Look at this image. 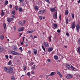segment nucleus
Wrapping results in <instances>:
<instances>
[{"mask_svg":"<svg viewBox=\"0 0 80 80\" xmlns=\"http://www.w3.org/2000/svg\"><path fill=\"white\" fill-rule=\"evenodd\" d=\"M4 70L5 71L7 72V73H10L13 72V69L11 68H9L7 67H5L4 68Z\"/></svg>","mask_w":80,"mask_h":80,"instance_id":"f257e3e1","label":"nucleus"},{"mask_svg":"<svg viewBox=\"0 0 80 80\" xmlns=\"http://www.w3.org/2000/svg\"><path fill=\"white\" fill-rule=\"evenodd\" d=\"M73 77V75L70 74H68L66 76V78L67 79H71Z\"/></svg>","mask_w":80,"mask_h":80,"instance_id":"f03ea898","label":"nucleus"},{"mask_svg":"<svg viewBox=\"0 0 80 80\" xmlns=\"http://www.w3.org/2000/svg\"><path fill=\"white\" fill-rule=\"evenodd\" d=\"M76 27V24H75V21H74L73 22L72 24L71 28H72V29H74Z\"/></svg>","mask_w":80,"mask_h":80,"instance_id":"7ed1b4c3","label":"nucleus"},{"mask_svg":"<svg viewBox=\"0 0 80 80\" xmlns=\"http://www.w3.org/2000/svg\"><path fill=\"white\" fill-rule=\"evenodd\" d=\"M53 17L54 19H57V12H56L54 13Z\"/></svg>","mask_w":80,"mask_h":80,"instance_id":"20e7f679","label":"nucleus"},{"mask_svg":"<svg viewBox=\"0 0 80 80\" xmlns=\"http://www.w3.org/2000/svg\"><path fill=\"white\" fill-rule=\"evenodd\" d=\"M45 10H41L39 11L38 12L39 14H40V15H42V14L44 13H45Z\"/></svg>","mask_w":80,"mask_h":80,"instance_id":"39448f33","label":"nucleus"},{"mask_svg":"<svg viewBox=\"0 0 80 80\" xmlns=\"http://www.w3.org/2000/svg\"><path fill=\"white\" fill-rule=\"evenodd\" d=\"M44 45L46 47H49V44L46 42H44Z\"/></svg>","mask_w":80,"mask_h":80,"instance_id":"423d86ee","label":"nucleus"},{"mask_svg":"<svg viewBox=\"0 0 80 80\" xmlns=\"http://www.w3.org/2000/svg\"><path fill=\"white\" fill-rule=\"evenodd\" d=\"M13 20V18H7V21H8V22H11V21Z\"/></svg>","mask_w":80,"mask_h":80,"instance_id":"0eeeda50","label":"nucleus"},{"mask_svg":"<svg viewBox=\"0 0 80 80\" xmlns=\"http://www.w3.org/2000/svg\"><path fill=\"white\" fill-rule=\"evenodd\" d=\"M11 53H12V54L13 55H17V54H18V53L17 52L14 51H12L11 52Z\"/></svg>","mask_w":80,"mask_h":80,"instance_id":"6e6552de","label":"nucleus"},{"mask_svg":"<svg viewBox=\"0 0 80 80\" xmlns=\"http://www.w3.org/2000/svg\"><path fill=\"white\" fill-rule=\"evenodd\" d=\"M76 30L77 32H79V24H77L76 26Z\"/></svg>","mask_w":80,"mask_h":80,"instance_id":"1a4fd4ad","label":"nucleus"},{"mask_svg":"<svg viewBox=\"0 0 80 80\" xmlns=\"http://www.w3.org/2000/svg\"><path fill=\"white\" fill-rule=\"evenodd\" d=\"M71 68L72 70H73V71H77V69L76 68H74V67H73V66H71Z\"/></svg>","mask_w":80,"mask_h":80,"instance_id":"9d476101","label":"nucleus"},{"mask_svg":"<svg viewBox=\"0 0 80 80\" xmlns=\"http://www.w3.org/2000/svg\"><path fill=\"white\" fill-rule=\"evenodd\" d=\"M50 11H51V12H53L56 11V9L55 8H50Z\"/></svg>","mask_w":80,"mask_h":80,"instance_id":"9b49d317","label":"nucleus"},{"mask_svg":"<svg viewBox=\"0 0 80 80\" xmlns=\"http://www.w3.org/2000/svg\"><path fill=\"white\" fill-rule=\"evenodd\" d=\"M57 74L59 75L60 77H61V78H62V77H63V76L61 74V73H60V72L59 71H57Z\"/></svg>","mask_w":80,"mask_h":80,"instance_id":"f8f14e48","label":"nucleus"},{"mask_svg":"<svg viewBox=\"0 0 80 80\" xmlns=\"http://www.w3.org/2000/svg\"><path fill=\"white\" fill-rule=\"evenodd\" d=\"M23 30H24V28L23 27L21 28H19L18 30V32H22V31H23Z\"/></svg>","mask_w":80,"mask_h":80,"instance_id":"ddd939ff","label":"nucleus"},{"mask_svg":"<svg viewBox=\"0 0 80 80\" xmlns=\"http://www.w3.org/2000/svg\"><path fill=\"white\" fill-rule=\"evenodd\" d=\"M56 74V72H52L50 74V76H53V75H55Z\"/></svg>","mask_w":80,"mask_h":80,"instance_id":"4468645a","label":"nucleus"},{"mask_svg":"<svg viewBox=\"0 0 80 80\" xmlns=\"http://www.w3.org/2000/svg\"><path fill=\"white\" fill-rule=\"evenodd\" d=\"M66 68H68V69H70V68H71L70 66L68 64H66Z\"/></svg>","mask_w":80,"mask_h":80,"instance_id":"2eb2a0df","label":"nucleus"},{"mask_svg":"<svg viewBox=\"0 0 80 80\" xmlns=\"http://www.w3.org/2000/svg\"><path fill=\"white\" fill-rule=\"evenodd\" d=\"M77 51L78 53L79 54H80V47L77 49Z\"/></svg>","mask_w":80,"mask_h":80,"instance_id":"dca6fc26","label":"nucleus"},{"mask_svg":"<svg viewBox=\"0 0 80 80\" xmlns=\"http://www.w3.org/2000/svg\"><path fill=\"white\" fill-rule=\"evenodd\" d=\"M33 31H27V33H33Z\"/></svg>","mask_w":80,"mask_h":80,"instance_id":"f3484780","label":"nucleus"},{"mask_svg":"<svg viewBox=\"0 0 80 80\" xmlns=\"http://www.w3.org/2000/svg\"><path fill=\"white\" fill-rule=\"evenodd\" d=\"M4 14H5V12H3V10H2V13L1 14V16H2V17L3 16Z\"/></svg>","mask_w":80,"mask_h":80,"instance_id":"a211bd4d","label":"nucleus"},{"mask_svg":"<svg viewBox=\"0 0 80 80\" xmlns=\"http://www.w3.org/2000/svg\"><path fill=\"white\" fill-rule=\"evenodd\" d=\"M53 50V48H49L48 49V52H51V51H52Z\"/></svg>","mask_w":80,"mask_h":80,"instance_id":"6ab92c4d","label":"nucleus"},{"mask_svg":"<svg viewBox=\"0 0 80 80\" xmlns=\"http://www.w3.org/2000/svg\"><path fill=\"white\" fill-rule=\"evenodd\" d=\"M65 13L66 15H68V10H66Z\"/></svg>","mask_w":80,"mask_h":80,"instance_id":"aec40b11","label":"nucleus"},{"mask_svg":"<svg viewBox=\"0 0 80 80\" xmlns=\"http://www.w3.org/2000/svg\"><path fill=\"white\" fill-rule=\"evenodd\" d=\"M3 38H4V36H3V35L2 34L0 36V39L1 40H3Z\"/></svg>","mask_w":80,"mask_h":80,"instance_id":"412c9836","label":"nucleus"},{"mask_svg":"<svg viewBox=\"0 0 80 80\" xmlns=\"http://www.w3.org/2000/svg\"><path fill=\"white\" fill-rule=\"evenodd\" d=\"M38 7L36 6H34V9L35 11L38 10Z\"/></svg>","mask_w":80,"mask_h":80,"instance_id":"4be33fe9","label":"nucleus"},{"mask_svg":"<svg viewBox=\"0 0 80 80\" xmlns=\"http://www.w3.org/2000/svg\"><path fill=\"white\" fill-rule=\"evenodd\" d=\"M68 18L66 19V23L68 24Z\"/></svg>","mask_w":80,"mask_h":80,"instance_id":"5701e85b","label":"nucleus"},{"mask_svg":"<svg viewBox=\"0 0 80 80\" xmlns=\"http://www.w3.org/2000/svg\"><path fill=\"white\" fill-rule=\"evenodd\" d=\"M3 26L5 30V29H7V26H6V24H5V23L3 24Z\"/></svg>","mask_w":80,"mask_h":80,"instance_id":"b1692460","label":"nucleus"},{"mask_svg":"<svg viewBox=\"0 0 80 80\" xmlns=\"http://www.w3.org/2000/svg\"><path fill=\"white\" fill-rule=\"evenodd\" d=\"M54 58L55 59H56V60H57L58 59V57L57 56H54Z\"/></svg>","mask_w":80,"mask_h":80,"instance_id":"393cba45","label":"nucleus"},{"mask_svg":"<svg viewBox=\"0 0 80 80\" xmlns=\"http://www.w3.org/2000/svg\"><path fill=\"white\" fill-rule=\"evenodd\" d=\"M12 14V15H15V10L11 12Z\"/></svg>","mask_w":80,"mask_h":80,"instance_id":"a878e982","label":"nucleus"},{"mask_svg":"<svg viewBox=\"0 0 80 80\" xmlns=\"http://www.w3.org/2000/svg\"><path fill=\"white\" fill-rule=\"evenodd\" d=\"M42 48L43 50H44V52H45V48H44V46H43V45H42Z\"/></svg>","mask_w":80,"mask_h":80,"instance_id":"bb28decb","label":"nucleus"},{"mask_svg":"<svg viewBox=\"0 0 80 80\" xmlns=\"http://www.w3.org/2000/svg\"><path fill=\"white\" fill-rule=\"evenodd\" d=\"M18 10L19 12H22V11H23V9H22V8H19Z\"/></svg>","mask_w":80,"mask_h":80,"instance_id":"cd10ccee","label":"nucleus"},{"mask_svg":"<svg viewBox=\"0 0 80 80\" xmlns=\"http://www.w3.org/2000/svg\"><path fill=\"white\" fill-rule=\"evenodd\" d=\"M13 50H14V51H17V48L16 47H15L13 49Z\"/></svg>","mask_w":80,"mask_h":80,"instance_id":"c85d7f7f","label":"nucleus"},{"mask_svg":"<svg viewBox=\"0 0 80 80\" xmlns=\"http://www.w3.org/2000/svg\"><path fill=\"white\" fill-rule=\"evenodd\" d=\"M11 80H15V78L14 77V76H12L11 78Z\"/></svg>","mask_w":80,"mask_h":80,"instance_id":"c756f323","label":"nucleus"},{"mask_svg":"<svg viewBox=\"0 0 80 80\" xmlns=\"http://www.w3.org/2000/svg\"><path fill=\"white\" fill-rule=\"evenodd\" d=\"M8 65H12V62H11V61H9L8 62Z\"/></svg>","mask_w":80,"mask_h":80,"instance_id":"7c9ffc66","label":"nucleus"},{"mask_svg":"<svg viewBox=\"0 0 80 80\" xmlns=\"http://www.w3.org/2000/svg\"><path fill=\"white\" fill-rule=\"evenodd\" d=\"M8 4V1H6L5 2V5L6 6Z\"/></svg>","mask_w":80,"mask_h":80,"instance_id":"2f4dec72","label":"nucleus"},{"mask_svg":"<svg viewBox=\"0 0 80 80\" xmlns=\"http://www.w3.org/2000/svg\"><path fill=\"white\" fill-rule=\"evenodd\" d=\"M57 26H58V25L57 24H54V26L55 28H57Z\"/></svg>","mask_w":80,"mask_h":80,"instance_id":"473e14b6","label":"nucleus"},{"mask_svg":"<svg viewBox=\"0 0 80 80\" xmlns=\"http://www.w3.org/2000/svg\"><path fill=\"white\" fill-rule=\"evenodd\" d=\"M35 67H36V66L35 65L33 66L32 68V69H33V70H35Z\"/></svg>","mask_w":80,"mask_h":80,"instance_id":"72a5a7b5","label":"nucleus"},{"mask_svg":"<svg viewBox=\"0 0 80 80\" xmlns=\"http://www.w3.org/2000/svg\"><path fill=\"white\" fill-rule=\"evenodd\" d=\"M39 18L40 20H42V18H43V17L42 16H39Z\"/></svg>","mask_w":80,"mask_h":80,"instance_id":"f704fd0d","label":"nucleus"},{"mask_svg":"<svg viewBox=\"0 0 80 80\" xmlns=\"http://www.w3.org/2000/svg\"><path fill=\"white\" fill-rule=\"evenodd\" d=\"M37 50H35L34 52V53L35 55H37Z\"/></svg>","mask_w":80,"mask_h":80,"instance_id":"c9c22d12","label":"nucleus"},{"mask_svg":"<svg viewBox=\"0 0 80 80\" xmlns=\"http://www.w3.org/2000/svg\"><path fill=\"white\" fill-rule=\"evenodd\" d=\"M47 2H48V3L49 4H50V1H49V0H45Z\"/></svg>","mask_w":80,"mask_h":80,"instance_id":"e433bc0d","label":"nucleus"},{"mask_svg":"<svg viewBox=\"0 0 80 80\" xmlns=\"http://www.w3.org/2000/svg\"><path fill=\"white\" fill-rule=\"evenodd\" d=\"M52 38V36H50L49 38V42H51L52 40H51V38Z\"/></svg>","mask_w":80,"mask_h":80,"instance_id":"4c0bfd02","label":"nucleus"},{"mask_svg":"<svg viewBox=\"0 0 80 80\" xmlns=\"http://www.w3.org/2000/svg\"><path fill=\"white\" fill-rule=\"evenodd\" d=\"M30 72H28L27 73V75L28 76H30Z\"/></svg>","mask_w":80,"mask_h":80,"instance_id":"58836bf2","label":"nucleus"},{"mask_svg":"<svg viewBox=\"0 0 80 80\" xmlns=\"http://www.w3.org/2000/svg\"><path fill=\"white\" fill-rule=\"evenodd\" d=\"M19 49L20 50H21V51H23V49L22 48V47H21L19 48Z\"/></svg>","mask_w":80,"mask_h":80,"instance_id":"ea45409f","label":"nucleus"},{"mask_svg":"<svg viewBox=\"0 0 80 80\" xmlns=\"http://www.w3.org/2000/svg\"><path fill=\"white\" fill-rule=\"evenodd\" d=\"M15 8L16 10H18V6H16L15 7Z\"/></svg>","mask_w":80,"mask_h":80,"instance_id":"a19ab883","label":"nucleus"},{"mask_svg":"<svg viewBox=\"0 0 80 80\" xmlns=\"http://www.w3.org/2000/svg\"><path fill=\"white\" fill-rule=\"evenodd\" d=\"M3 49L1 48V46H0V52H2V51H3Z\"/></svg>","mask_w":80,"mask_h":80,"instance_id":"79ce46f5","label":"nucleus"},{"mask_svg":"<svg viewBox=\"0 0 80 80\" xmlns=\"http://www.w3.org/2000/svg\"><path fill=\"white\" fill-rule=\"evenodd\" d=\"M31 73V74H32V75H34V74H35V72H34L33 71H32Z\"/></svg>","mask_w":80,"mask_h":80,"instance_id":"37998d69","label":"nucleus"},{"mask_svg":"<svg viewBox=\"0 0 80 80\" xmlns=\"http://www.w3.org/2000/svg\"><path fill=\"white\" fill-rule=\"evenodd\" d=\"M19 1L20 2H21V3H23V2H24V1L23 0H19Z\"/></svg>","mask_w":80,"mask_h":80,"instance_id":"c03bdc74","label":"nucleus"},{"mask_svg":"<svg viewBox=\"0 0 80 80\" xmlns=\"http://www.w3.org/2000/svg\"><path fill=\"white\" fill-rule=\"evenodd\" d=\"M72 18L73 19V18H74V17H75V15H74V14H72Z\"/></svg>","mask_w":80,"mask_h":80,"instance_id":"a18cd8bd","label":"nucleus"},{"mask_svg":"<svg viewBox=\"0 0 80 80\" xmlns=\"http://www.w3.org/2000/svg\"><path fill=\"white\" fill-rule=\"evenodd\" d=\"M5 57H6V59H8V55H6Z\"/></svg>","mask_w":80,"mask_h":80,"instance_id":"49530a36","label":"nucleus"},{"mask_svg":"<svg viewBox=\"0 0 80 80\" xmlns=\"http://www.w3.org/2000/svg\"><path fill=\"white\" fill-rule=\"evenodd\" d=\"M59 18L60 20H62V18L61 17V14H60Z\"/></svg>","mask_w":80,"mask_h":80,"instance_id":"de8ad7c7","label":"nucleus"},{"mask_svg":"<svg viewBox=\"0 0 80 80\" xmlns=\"http://www.w3.org/2000/svg\"><path fill=\"white\" fill-rule=\"evenodd\" d=\"M78 43L80 44V39H79L78 40Z\"/></svg>","mask_w":80,"mask_h":80,"instance_id":"09e8293b","label":"nucleus"},{"mask_svg":"<svg viewBox=\"0 0 80 80\" xmlns=\"http://www.w3.org/2000/svg\"><path fill=\"white\" fill-rule=\"evenodd\" d=\"M22 33H19V37H21V36H22Z\"/></svg>","mask_w":80,"mask_h":80,"instance_id":"8fccbe9b","label":"nucleus"},{"mask_svg":"<svg viewBox=\"0 0 80 80\" xmlns=\"http://www.w3.org/2000/svg\"><path fill=\"white\" fill-rule=\"evenodd\" d=\"M47 61L48 62H51V61L50 60V59H48L47 60Z\"/></svg>","mask_w":80,"mask_h":80,"instance_id":"3c124183","label":"nucleus"},{"mask_svg":"<svg viewBox=\"0 0 80 80\" xmlns=\"http://www.w3.org/2000/svg\"><path fill=\"white\" fill-rule=\"evenodd\" d=\"M57 32H58V33H60V29H58L57 30Z\"/></svg>","mask_w":80,"mask_h":80,"instance_id":"603ef678","label":"nucleus"},{"mask_svg":"<svg viewBox=\"0 0 80 80\" xmlns=\"http://www.w3.org/2000/svg\"><path fill=\"white\" fill-rule=\"evenodd\" d=\"M32 52H31V51H28V53L29 54H30V53H31Z\"/></svg>","mask_w":80,"mask_h":80,"instance_id":"864d4df0","label":"nucleus"},{"mask_svg":"<svg viewBox=\"0 0 80 80\" xmlns=\"http://www.w3.org/2000/svg\"><path fill=\"white\" fill-rule=\"evenodd\" d=\"M66 35H67V36H69V33H68V32H67L66 33Z\"/></svg>","mask_w":80,"mask_h":80,"instance_id":"5fc2aeb1","label":"nucleus"},{"mask_svg":"<svg viewBox=\"0 0 80 80\" xmlns=\"http://www.w3.org/2000/svg\"><path fill=\"white\" fill-rule=\"evenodd\" d=\"M30 37H32V39H33V35H30Z\"/></svg>","mask_w":80,"mask_h":80,"instance_id":"6e6d98bb","label":"nucleus"},{"mask_svg":"<svg viewBox=\"0 0 80 80\" xmlns=\"http://www.w3.org/2000/svg\"><path fill=\"white\" fill-rule=\"evenodd\" d=\"M24 5H25V4H24V3H22L21 4L22 6H24Z\"/></svg>","mask_w":80,"mask_h":80,"instance_id":"4d7b16f0","label":"nucleus"},{"mask_svg":"<svg viewBox=\"0 0 80 80\" xmlns=\"http://www.w3.org/2000/svg\"><path fill=\"white\" fill-rule=\"evenodd\" d=\"M11 17H12V18H15V16H14V15H12L11 16Z\"/></svg>","mask_w":80,"mask_h":80,"instance_id":"13d9d810","label":"nucleus"},{"mask_svg":"<svg viewBox=\"0 0 80 80\" xmlns=\"http://www.w3.org/2000/svg\"><path fill=\"white\" fill-rule=\"evenodd\" d=\"M33 38V39H34V38H37V36H35Z\"/></svg>","mask_w":80,"mask_h":80,"instance_id":"bf43d9fd","label":"nucleus"},{"mask_svg":"<svg viewBox=\"0 0 80 80\" xmlns=\"http://www.w3.org/2000/svg\"><path fill=\"white\" fill-rule=\"evenodd\" d=\"M26 69H27V68H26V67H25V68H23L24 70H26Z\"/></svg>","mask_w":80,"mask_h":80,"instance_id":"052dcab7","label":"nucleus"},{"mask_svg":"<svg viewBox=\"0 0 80 80\" xmlns=\"http://www.w3.org/2000/svg\"><path fill=\"white\" fill-rule=\"evenodd\" d=\"M14 29L15 30H16V27H14Z\"/></svg>","mask_w":80,"mask_h":80,"instance_id":"680f3d73","label":"nucleus"},{"mask_svg":"<svg viewBox=\"0 0 80 80\" xmlns=\"http://www.w3.org/2000/svg\"><path fill=\"white\" fill-rule=\"evenodd\" d=\"M23 42H21V45H23Z\"/></svg>","mask_w":80,"mask_h":80,"instance_id":"e2e57ef3","label":"nucleus"},{"mask_svg":"<svg viewBox=\"0 0 80 80\" xmlns=\"http://www.w3.org/2000/svg\"><path fill=\"white\" fill-rule=\"evenodd\" d=\"M12 5H10L9 6V8H12Z\"/></svg>","mask_w":80,"mask_h":80,"instance_id":"0e129e2a","label":"nucleus"},{"mask_svg":"<svg viewBox=\"0 0 80 80\" xmlns=\"http://www.w3.org/2000/svg\"><path fill=\"white\" fill-rule=\"evenodd\" d=\"M64 47H65V48H67V46H65Z\"/></svg>","mask_w":80,"mask_h":80,"instance_id":"69168bd1","label":"nucleus"},{"mask_svg":"<svg viewBox=\"0 0 80 80\" xmlns=\"http://www.w3.org/2000/svg\"><path fill=\"white\" fill-rule=\"evenodd\" d=\"M24 40H25V37H23V41H24Z\"/></svg>","mask_w":80,"mask_h":80,"instance_id":"338daca9","label":"nucleus"},{"mask_svg":"<svg viewBox=\"0 0 80 80\" xmlns=\"http://www.w3.org/2000/svg\"><path fill=\"white\" fill-rule=\"evenodd\" d=\"M25 20H24L23 21V24H25Z\"/></svg>","mask_w":80,"mask_h":80,"instance_id":"774afa93","label":"nucleus"}]
</instances>
